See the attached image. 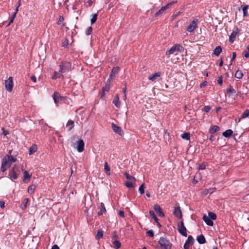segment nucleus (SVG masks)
<instances>
[{
  "instance_id": "obj_1",
  "label": "nucleus",
  "mask_w": 249,
  "mask_h": 249,
  "mask_svg": "<svg viewBox=\"0 0 249 249\" xmlns=\"http://www.w3.org/2000/svg\"><path fill=\"white\" fill-rule=\"evenodd\" d=\"M16 158L14 157H10V156H5L2 160L1 171L4 172L8 168H9L13 162L16 161Z\"/></svg>"
},
{
  "instance_id": "obj_2",
  "label": "nucleus",
  "mask_w": 249,
  "mask_h": 249,
  "mask_svg": "<svg viewBox=\"0 0 249 249\" xmlns=\"http://www.w3.org/2000/svg\"><path fill=\"white\" fill-rule=\"evenodd\" d=\"M55 104L58 106L60 104L65 103L67 100V97L65 96H62L57 91H54L52 96Z\"/></svg>"
},
{
  "instance_id": "obj_3",
  "label": "nucleus",
  "mask_w": 249,
  "mask_h": 249,
  "mask_svg": "<svg viewBox=\"0 0 249 249\" xmlns=\"http://www.w3.org/2000/svg\"><path fill=\"white\" fill-rule=\"evenodd\" d=\"M161 249H172V244L166 238L161 237L158 241Z\"/></svg>"
},
{
  "instance_id": "obj_4",
  "label": "nucleus",
  "mask_w": 249,
  "mask_h": 249,
  "mask_svg": "<svg viewBox=\"0 0 249 249\" xmlns=\"http://www.w3.org/2000/svg\"><path fill=\"white\" fill-rule=\"evenodd\" d=\"M71 64L69 62H61L59 66V72L62 73L69 71L71 70Z\"/></svg>"
},
{
  "instance_id": "obj_5",
  "label": "nucleus",
  "mask_w": 249,
  "mask_h": 249,
  "mask_svg": "<svg viewBox=\"0 0 249 249\" xmlns=\"http://www.w3.org/2000/svg\"><path fill=\"white\" fill-rule=\"evenodd\" d=\"M177 229L179 233L182 236L184 237H186L187 236V229L184 226L183 221H181L178 224Z\"/></svg>"
},
{
  "instance_id": "obj_6",
  "label": "nucleus",
  "mask_w": 249,
  "mask_h": 249,
  "mask_svg": "<svg viewBox=\"0 0 249 249\" xmlns=\"http://www.w3.org/2000/svg\"><path fill=\"white\" fill-rule=\"evenodd\" d=\"M5 87L6 90L11 92L13 88V82L12 77H9L7 80L5 81Z\"/></svg>"
},
{
  "instance_id": "obj_7",
  "label": "nucleus",
  "mask_w": 249,
  "mask_h": 249,
  "mask_svg": "<svg viewBox=\"0 0 249 249\" xmlns=\"http://www.w3.org/2000/svg\"><path fill=\"white\" fill-rule=\"evenodd\" d=\"M197 22L198 20L197 19H194L187 28V31L190 33L192 32L196 27Z\"/></svg>"
},
{
  "instance_id": "obj_8",
  "label": "nucleus",
  "mask_w": 249,
  "mask_h": 249,
  "mask_svg": "<svg viewBox=\"0 0 249 249\" xmlns=\"http://www.w3.org/2000/svg\"><path fill=\"white\" fill-rule=\"evenodd\" d=\"M85 143L82 139H79L77 142L76 149L79 153L82 152L84 150Z\"/></svg>"
},
{
  "instance_id": "obj_9",
  "label": "nucleus",
  "mask_w": 249,
  "mask_h": 249,
  "mask_svg": "<svg viewBox=\"0 0 249 249\" xmlns=\"http://www.w3.org/2000/svg\"><path fill=\"white\" fill-rule=\"evenodd\" d=\"M175 3V2L172 1L171 2L168 3L165 6L162 7L160 9L156 12L155 16H159V15L162 14L165 10L168 9Z\"/></svg>"
},
{
  "instance_id": "obj_10",
  "label": "nucleus",
  "mask_w": 249,
  "mask_h": 249,
  "mask_svg": "<svg viewBox=\"0 0 249 249\" xmlns=\"http://www.w3.org/2000/svg\"><path fill=\"white\" fill-rule=\"evenodd\" d=\"M119 71V68L118 67H114L112 69L111 72L109 75V78L107 79V82H110L113 77H115L116 74L118 73Z\"/></svg>"
},
{
  "instance_id": "obj_11",
  "label": "nucleus",
  "mask_w": 249,
  "mask_h": 249,
  "mask_svg": "<svg viewBox=\"0 0 249 249\" xmlns=\"http://www.w3.org/2000/svg\"><path fill=\"white\" fill-rule=\"evenodd\" d=\"M111 127L115 133L118 134L121 136L123 135V132L121 127L117 125L114 123H112L111 124Z\"/></svg>"
},
{
  "instance_id": "obj_12",
  "label": "nucleus",
  "mask_w": 249,
  "mask_h": 249,
  "mask_svg": "<svg viewBox=\"0 0 249 249\" xmlns=\"http://www.w3.org/2000/svg\"><path fill=\"white\" fill-rule=\"evenodd\" d=\"M173 213L178 219L182 218V213L179 206L174 208Z\"/></svg>"
},
{
  "instance_id": "obj_13",
  "label": "nucleus",
  "mask_w": 249,
  "mask_h": 249,
  "mask_svg": "<svg viewBox=\"0 0 249 249\" xmlns=\"http://www.w3.org/2000/svg\"><path fill=\"white\" fill-rule=\"evenodd\" d=\"M154 209L159 216H160V217L164 216V214L163 212H162L161 208L158 204H155L154 206Z\"/></svg>"
},
{
  "instance_id": "obj_14",
  "label": "nucleus",
  "mask_w": 249,
  "mask_h": 249,
  "mask_svg": "<svg viewBox=\"0 0 249 249\" xmlns=\"http://www.w3.org/2000/svg\"><path fill=\"white\" fill-rule=\"evenodd\" d=\"M238 33V29L237 28H235L231 33V35L229 37V41L231 43H233L234 41V38L235 37L236 35Z\"/></svg>"
},
{
  "instance_id": "obj_15",
  "label": "nucleus",
  "mask_w": 249,
  "mask_h": 249,
  "mask_svg": "<svg viewBox=\"0 0 249 249\" xmlns=\"http://www.w3.org/2000/svg\"><path fill=\"white\" fill-rule=\"evenodd\" d=\"M15 167H13L11 172L9 173V176L12 180L16 179L18 178V174L15 170Z\"/></svg>"
},
{
  "instance_id": "obj_16",
  "label": "nucleus",
  "mask_w": 249,
  "mask_h": 249,
  "mask_svg": "<svg viewBox=\"0 0 249 249\" xmlns=\"http://www.w3.org/2000/svg\"><path fill=\"white\" fill-rule=\"evenodd\" d=\"M203 219L207 225L210 226H213V220H212L209 216L204 215L203 217Z\"/></svg>"
},
{
  "instance_id": "obj_17",
  "label": "nucleus",
  "mask_w": 249,
  "mask_h": 249,
  "mask_svg": "<svg viewBox=\"0 0 249 249\" xmlns=\"http://www.w3.org/2000/svg\"><path fill=\"white\" fill-rule=\"evenodd\" d=\"M113 104L115 106V107L117 108H120L121 106V103L119 100V97L118 94L115 95V98H114L113 102Z\"/></svg>"
},
{
  "instance_id": "obj_18",
  "label": "nucleus",
  "mask_w": 249,
  "mask_h": 249,
  "mask_svg": "<svg viewBox=\"0 0 249 249\" xmlns=\"http://www.w3.org/2000/svg\"><path fill=\"white\" fill-rule=\"evenodd\" d=\"M177 51L175 45H173L170 49L167 50L165 52V54L167 56H169L171 54H173L175 53Z\"/></svg>"
},
{
  "instance_id": "obj_19",
  "label": "nucleus",
  "mask_w": 249,
  "mask_h": 249,
  "mask_svg": "<svg viewBox=\"0 0 249 249\" xmlns=\"http://www.w3.org/2000/svg\"><path fill=\"white\" fill-rule=\"evenodd\" d=\"M99 209H100V211L98 212V215H101L106 212L105 205L103 202L100 203Z\"/></svg>"
},
{
  "instance_id": "obj_20",
  "label": "nucleus",
  "mask_w": 249,
  "mask_h": 249,
  "mask_svg": "<svg viewBox=\"0 0 249 249\" xmlns=\"http://www.w3.org/2000/svg\"><path fill=\"white\" fill-rule=\"evenodd\" d=\"M235 90L231 85L227 89V93L229 97H230L231 94L235 93Z\"/></svg>"
},
{
  "instance_id": "obj_21",
  "label": "nucleus",
  "mask_w": 249,
  "mask_h": 249,
  "mask_svg": "<svg viewBox=\"0 0 249 249\" xmlns=\"http://www.w3.org/2000/svg\"><path fill=\"white\" fill-rule=\"evenodd\" d=\"M197 241L198 242V243L200 244H203L205 243L206 240L205 238L202 234H201L197 237L196 238Z\"/></svg>"
},
{
  "instance_id": "obj_22",
  "label": "nucleus",
  "mask_w": 249,
  "mask_h": 249,
  "mask_svg": "<svg viewBox=\"0 0 249 249\" xmlns=\"http://www.w3.org/2000/svg\"><path fill=\"white\" fill-rule=\"evenodd\" d=\"M220 130V128L217 125H213L209 129V133L213 134Z\"/></svg>"
},
{
  "instance_id": "obj_23",
  "label": "nucleus",
  "mask_w": 249,
  "mask_h": 249,
  "mask_svg": "<svg viewBox=\"0 0 249 249\" xmlns=\"http://www.w3.org/2000/svg\"><path fill=\"white\" fill-rule=\"evenodd\" d=\"M160 76V72H156L155 74H153L152 75L148 77V79L151 81H155L156 80V79L158 77H159Z\"/></svg>"
},
{
  "instance_id": "obj_24",
  "label": "nucleus",
  "mask_w": 249,
  "mask_h": 249,
  "mask_svg": "<svg viewBox=\"0 0 249 249\" xmlns=\"http://www.w3.org/2000/svg\"><path fill=\"white\" fill-rule=\"evenodd\" d=\"M222 51V49L221 46H217L215 47L214 50H213V54L216 56H218L219 55L220 53Z\"/></svg>"
},
{
  "instance_id": "obj_25",
  "label": "nucleus",
  "mask_w": 249,
  "mask_h": 249,
  "mask_svg": "<svg viewBox=\"0 0 249 249\" xmlns=\"http://www.w3.org/2000/svg\"><path fill=\"white\" fill-rule=\"evenodd\" d=\"M74 122L72 120H69L66 124V127L68 128V130L71 131L74 127Z\"/></svg>"
},
{
  "instance_id": "obj_26",
  "label": "nucleus",
  "mask_w": 249,
  "mask_h": 249,
  "mask_svg": "<svg viewBox=\"0 0 249 249\" xmlns=\"http://www.w3.org/2000/svg\"><path fill=\"white\" fill-rule=\"evenodd\" d=\"M233 133V131L231 129H228L223 132L222 135L224 137L226 138L230 137Z\"/></svg>"
},
{
  "instance_id": "obj_27",
  "label": "nucleus",
  "mask_w": 249,
  "mask_h": 249,
  "mask_svg": "<svg viewBox=\"0 0 249 249\" xmlns=\"http://www.w3.org/2000/svg\"><path fill=\"white\" fill-rule=\"evenodd\" d=\"M149 214L150 216L152 217V218L154 220V221L159 225L160 223L159 222V219L156 216V214H155V213L153 211H149Z\"/></svg>"
},
{
  "instance_id": "obj_28",
  "label": "nucleus",
  "mask_w": 249,
  "mask_h": 249,
  "mask_svg": "<svg viewBox=\"0 0 249 249\" xmlns=\"http://www.w3.org/2000/svg\"><path fill=\"white\" fill-rule=\"evenodd\" d=\"M37 149V145L36 144L33 145L29 148V155H32L35 153Z\"/></svg>"
},
{
  "instance_id": "obj_29",
  "label": "nucleus",
  "mask_w": 249,
  "mask_h": 249,
  "mask_svg": "<svg viewBox=\"0 0 249 249\" xmlns=\"http://www.w3.org/2000/svg\"><path fill=\"white\" fill-rule=\"evenodd\" d=\"M109 89H110V83H109L107 81L105 87H104L102 88L103 94L102 95V96H103L104 95L105 92L108 91Z\"/></svg>"
},
{
  "instance_id": "obj_30",
  "label": "nucleus",
  "mask_w": 249,
  "mask_h": 249,
  "mask_svg": "<svg viewBox=\"0 0 249 249\" xmlns=\"http://www.w3.org/2000/svg\"><path fill=\"white\" fill-rule=\"evenodd\" d=\"M36 185L34 184H32L29 186V187L28 188V192L29 194H32L34 193V192L36 190Z\"/></svg>"
},
{
  "instance_id": "obj_31",
  "label": "nucleus",
  "mask_w": 249,
  "mask_h": 249,
  "mask_svg": "<svg viewBox=\"0 0 249 249\" xmlns=\"http://www.w3.org/2000/svg\"><path fill=\"white\" fill-rule=\"evenodd\" d=\"M104 235V232L101 230H99L97 231V233L96 235V239L97 240H99L101 238H102Z\"/></svg>"
},
{
  "instance_id": "obj_32",
  "label": "nucleus",
  "mask_w": 249,
  "mask_h": 249,
  "mask_svg": "<svg viewBox=\"0 0 249 249\" xmlns=\"http://www.w3.org/2000/svg\"><path fill=\"white\" fill-rule=\"evenodd\" d=\"M64 78L63 75H62V74H59V72H57L56 71H54L53 75L52 77L53 79L55 80V79H56L57 78Z\"/></svg>"
},
{
  "instance_id": "obj_33",
  "label": "nucleus",
  "mask_w": 249,
  "mask_h": 249,
  "mask_svg": "<svg viewBox=\"0 0 249 249\" xmlns=\"http://www.w3.org/2000/svg\"><path fill=\"white\" fill-rule=\"evenodd\" d=\"M243 76V74L241 71L238 70L235 73V77L237 79H241Z\"/></svg>"
},
{
  "instance_id": "obj_34",
  "label": "nucleus",
  "mask_w": 249,
  "mask_h": 249,
  "mask_svg": "<svg viewBox=\"0 0 249 249\" xmlns=\"http://www.w3.org/2000/svg\"><path fill=\"white\" fill-rule=\"evenodd\" d=\"M113 247L115 249H118L121 247V243L118 240H115L113 242Z\"/></svg>"
},
{
  "instance_id": "obj_35",
  "label": "nucleus",
  "mask_w": 249,
  "mask_h": 249,
  "mask_svg": "<svg viewBox=\"0 0 249 249\" xmlns=\"http://www.w3.org/2000/svg\"><path fill=\"white\" fill-rule=\"evenodd\" d=\"M104 169L107 174L108 176L110 175V167L108 166L107 162H106L105 163Z\"/></svg>"
},
{
  "instance_id": "obj_36",
  "label": "nucleus",
  "mask_w": 249,
  "mask_h": 249,
  "mask_svg": "<svg viewBox=\"0 0 249 249\" xmlns=\"http://www.w3.org/2000/svg\"><path fill=\"white\" fill-rule=\"evenodd\" d=\"M186 243L189 244L190 245H193L194 242V239L193 237L191 235H189L187 239L186 240Z\"/></svg>"
},
{
  "instance_id": "obj_37",
  "label": "nucleus",
  "mask_w": 249,
  "mask_h": 249,
  "mask_svg": "<svg viewBox=\"0 0 249 249\" xmlns=\"http://www.w3.org/2000/svg\"><path fill=\"white\" fill-rule=\"evenodd\" d=\"M69 41L67 38H64L62 41V46L64 48L67 47L69 44Z\"/></svg>"
},
{
  "instance_id": "obj_38",
  "label": "nucleus",
  "mask_w": 249,
  "mask_h": 249,
  "mask_svg": "<svg viewBox=\"0 0 249 249\" xmlns=\"http://www.w3.org/2000/svg\"><path fill=\"white\" fill-rule=\"evenodd\" d=\"M175 46H176L177 51H178L179 52H183L184 51V48L182 46H181V45H180L179 44H175Z\"/></svg>"
},
{
  "instance_id": "obj_39",
  "label": "nucleus",
  "mask_w": 249,
  "mask_h": 249,
  "mask_svg": "<svg viewBox=\"0 0 249 249\" xmlns=\"http://www.w3.org/2000/svg\"><path fill=\"white\" fill-rule=\"evenodd\" d=\"M249 117V109H246L241 115V118L244 119Z\"/></svg>"
},
{
  "instance_id": "obj_40",
  "label": "nucleus",
  "mask_w": 249,
  "mask_h": 249,
  "mask_svg": "<svg viewBox=\"0 0 249 249\" xmlns=\"http://www.w3.org/2000/svg\"><path fill=\"white\" fill-rule=\"evenodd\" d=\"M181 137L182 139L186 140H189L190 138L189 133H184L181 135Z\"/></svg>"
},
{
  "instance_id": "obj_41",
  "label": "nucleus",
  "mask_w": 249,
  "mask_h": 249,
  "mask_svg": "<svg viewBox=\"0 0 249 249\" xmlns=\"http://www.w3.org/2000/svg\"><path fill=\"white\" fill-rule=\"evenodd\" d=\"M23 175H24L23 181H24V182L25 181L26 179H29L31 178V176L29 175V173L27 171H25L24 172Z\"/></svg>"
},
{
  "instance_id": "obj_42",
  "label": "nucleus",
  "mask_w": 249,
  "mask_h": 249,
  "mask_svg": "<svg viewBox=\"0 0 249 249\" xmlns=\"http://www.w3.org/2000/svg\"><path fill=\"white\" fill-rule=\"evenodd\" d=\"M208 216H209L210 217V218L212 220H215L216 218V214L214 213H213V212H209L208 213Z\"/></svg>"
},
{
  "instance_id": "obj_43",
  "label": "nucleus",
  "mask_w": 249,
  "mask_h": 249,
  "mask_svg": "<svg viewBox=\"0 0 249 249\" xmlns=\"http://www.w3.org/2000/svg\"><path fill=\"white\" fill-rule=\"evenodd\" d=\"M29 198H25L24 199V200L22 202V205H23L22 206V209H24L27 207V204L29 202Z\"/></svg>"
},
{
  "instance_id": "obj_44",
  "label": "nucleus",
  "mask_w": 249,
  "mask_h": 249,
  "mask_svg": "<svg viewBox=\"0 0 249 249\" xmlns=\"http://www.w3.org/2000/svg\"><path fill=\"white\" fill-rule=\"evenodd\" d=\"M124 175L127 179L133 180L134 181H135V180H136L135 178L134 177L130 176L129 174H128L126 172H125L124 174Z\"/></svg>"
},
{
  "instance_id": "obj_45",
  "label": "nucleus",
  "mask_w": 249,
  "mask_h": 249,
  "mask_svg": "<svg viewBox=\"0 0 249 249\" xmlns=\"http://www.w3.org/2000/svg\"><path fill=\"white\" fill-rule=\"evenodd\" d=\"M144 183H143L139 188V191L140 193L142 195L144 193Z\"/></svg>"
},
{
  "instance_id": "obj_46",
  "label": "nucleus",
  "mask_w": 249,
  "mask_h": 249,
  "mask_svg": "<svg viewBox=\"0 0 249 249\" xmlns=\"http://www.w3.org/2000/svg\"><path fill=\"white\" fill-rule=\"evenodd\" d=\"M249 8V6L246 5H244L242 8V10L243 12V16H248V12L247 10Z\"/></svg>"
},
{
  "instance_id": "obj_47",
  "label": "nucleus",
  "mask_w": 249,
  "mask_h": 249,
  "mask_svg": "<svg viewBox=\"0 0 249 249\" xmlns=\"http://www.w3.org/2000/svg\"><path fill=\"white\" fill-rule=\"evenodd\" d=\"M125 186L128 188H131L133 187V185L131 181H127L125 182Z\"/></svg>"
},
{
  "instance_id": "obj_48",
  "label": "nucleus",
  "mask_w": 249,
  "mask_h": 249,
  "mask_svg": "<svg viewBox=\"0 0 249 249\" xmlns=\"http://www.w3.org/2000/svg\"><path fill=\"white\" fill-rule=\"evenodd\" d=\"M92 29L91 27H89L88 29L86 31L85 33L87 35H89L92 33Z\"/></svg>"
},
{
  "instance_id": "obj_49",
  "label": "nucleus",
  "mask_w": 249,
  "mask_h": 249,
  "mask_svg": "<svg viewBox=\"0 0 249 249\" xmlns=\"http://www.w3.org/2000/svg\"><path fill=\"white\" fill-rule=\"evenodd\" d=\"M206 168V163H203L199 165L198 167V169L199 170H203Z\"/></svg>"
},
{
  "instance_id": "obj_50",
  "label": "nucleus",
  "mask_w": 249,
  "mask_h": 249,
  "mask_svg": "<svg viewBox=\"0 0 249 249\" xmlns=\"http://www.w3.org/2000/svg\"><path fill=\"white\" fill-rule=\"evenodd\" d=\"M93 3V1L92 0H88L86 3H85V6L88 7L91 6L92 4Z\"/></svg>"
},
{
  "instance_id": "obj_51",
  "label": "nucleus",
  "mask_w": 249,
  "mask_h": 249,
  "mask_svg": "<svg viewBox=\"0 0 249 249\" xmlns=\"http://www.w3.org/2000/svg\"><path fill=\"white\" fill-rule=\"evenodd\" d=\"M146 233L148 236L152 237H153L154 235V232H153V230H150L146 232Z\"/></svg>"
},
{
  "instance_id": "obj_52",
  "label": "nucleus",
  "mask_w": 249,
  "mask_h": 249,
  "mask_svg": "<svg viewBox=\"0 0 249 249\" xmlns=\"http://www.w3.org/2000/svg\"><path fill=\"white\" fill-rule=\"evenodd\" d=\"M1 130L2 131V134H3V135L7 136V135H8L9 134V131L5 130L4 127H2L1 128Z\"/></svg>"
},
{
  "instance_id": "obj_53",
  "label": "nucleus",
  "mask_w": 249,
  "mask_h": 249,
  "mask_svg": "<svg viewBox=\"0 0 249 249\" xmlns=\"http://www.w3.org/2000/svg\"><path fill=\"white\" fill-rule=\"evenodd\" d=\"M64 18L63 17H60L59 20L57 22L58 25H60L64 21Z\"/></svg>"
},
{
  "instance_id": "obj_54",
  "label": "nucleus",
  "mask_w": 249,
  "mask_h": 249,
  "mask_svg": "<svg viewBox=\"0 0 249 249\" xmlns=\"http://www.w3.org/2000/svg\"><path fill=\"white\" fill-rule=\"evenodd\" d=\"M20 4H21V0H18V6L16 8V12L13 14L12 16H16L17 13V11H18V7L20 5Z\"/></svg>"
},
{
  "instance_id": "obj_55",
  "label": "nucleus",
  "mask_w": 249,
  "mask_h": 249,
  "mask_svg": "<svg viewBox=\"0 0 249 249\" xmlns=\"http://www.w3.org/2000/svg\"><path fill=\"white\" fill-rule=\"evenodd\" d=\"M97 17H92V18L90 20L91 24H93V23H94L96 22V21L97 20Z\"/></svg>"
},
{
  "instance_id": "obj_56",
  "label": "nucleus",
  "mask_w": 249,
  "mask_h": 249,
  "mask_svg": "<svg viewBox=\"0 0 249 249\" xmlns=\"http://www.w3.org/2000/svg\"><path fill=\"white\" fill-rule=\"evenodd\" d=\"M211 107L210 106H207L204 107V111L206 112H209L211 110Z\"/></svg>"
},
{
  "instance_id": "obj_57",
  "label": "nucleus",
  "mask_w": 249,
  "mask_h": 249,
  "mask_svg": "<svg viewBox=\"0 0 249 249\" xmlns=\"http://www.w3.org/2000/svg\"><path fill=\"white\" fill-rule=\"evenodd\" d=\"M236 53L235 52H233L232 53V58L231 59V62H233V61H234L235 58H236Z\"/></svg>"
},
{
  "instance_id": "obj_58",
  "label": "nucleus",
  "mask_w": 249,
  "mask_h": 249,
  "mask_svg": "<svg viewBox=\"0 0 249 249\" xmlns=\"http://www.w3.org/2000/svg\"><path fill=\"white\" fill-rule=\"evenodd\" d=\"M208 193H210V194H212V192H210L209 191V190L208 189H205V190L203 191V194L205 195H207Z\"/></svg>"
},
{
  "instance_id": "obj_59",
  "label": "nucleus",
  "mask_w": 249,
  "mask_h": 249,
  "mask_svg": "<svg viewBox=\"0 0 249 249\" xmlns=\"http://www.w3.org/2000/svg\"><path fill=\"white\" fill-rule=\"evenodd\" d=\"M119 215L122 217H124V212L122 210H120L119 211Z\"/></svg>"
},
{
  "instance_id": "obj_60",
  "label": "nucleus",
  "mask_w": 249,
  "mask_h": 249,
  "mask_svg": "<svg viewBox=\"0 0 249 249\" xmlns=\"http://www.w3.org/2000/svg\"><path fill=\"white\" fill-rule=\"evenodd\" d=\"M15 17H11L10 20L8 24L7 25V26H9L13 22Z\"/></svg>"
},
{
  "instance_id": "obj_61",
  "label": "nucleus",
  "mask_w": 249,
  "mask_h": 249,
  "mask_svg": "<svg viewBox=\"0 0 249 249\" xmlns=\"http://www.w3.org/2000/svg\"><path fill=\"white\" fill-rule=\"evenodd\" d=\"M217 83L220 85L222 84L223 80L222 78L221 77L218 78V79H217Z\"/></svg>"
},
{
  "instance_id": "obj_62",
  "label": "nucleus",
  "mask_w": 249,
  "mask_h": 249,
  "mask_svg": "<svg viewBox=\"0 0 249 249\" xmlns=\"http://www.w3.org/2000/svg\"><path fill=\"white\" fill-rule=\"evenodd\" d=\"M190 244L185 243L184 245V249H190Z\"/></svg>"
},
{
  "instance_id": "obj_63",
  "label": "nucleus",
  "mask_w": 249,
  "mask_h": 249,
  "mask_svg": "<svg viewBox=\"0 0 249 249\" xmlns=\"http://www.w3.org/2000/svg\"><path fill=\"white\" fill-rule=\"evenodd\" d=\"M0 206L1 208L5 207V202L3 201H0Z\"/></svg>"
},
{
  "instance_id": "obj_64",
  "label": "nucleus",
  "mask_w": 249,
  "mask_h": 249,
  "mask_svg": "<svg viewBox=\"0 0 249 249\" xmlns=\"http://www.w3.org/2000/svg\"><path fill=\"white\" fill-rule=\"evenodd\" d=\"M244 56L246 58H248V57H249V53L248 52H247V51L244 52Z\"/></svg>"
}]
</instances>
